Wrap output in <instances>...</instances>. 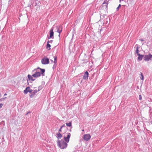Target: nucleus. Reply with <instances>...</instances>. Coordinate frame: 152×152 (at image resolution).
Instances as JSON below:
<instances>
[{
	"label": "nucleus",
	"instance_id": "1",
	"mask_svg": "<svg viewBox=\"0 0 152 152\" xmlns=\"http://www.w3.org/2000/svg\"><path fill=\"white\" fill-rule=\"evenodd\" d=\"M57 143L58 146L61 149H64L67 146V143L65 142L63 139L61 140H58L57 141Z\"/></svg>",
	"mask_w": 152,
	"mask_h": 152
},
{
	"label": "nucleus",
	"instance_id": "2",
	"mask_svg": "<svg viewBox=\"0 0 152 152\" xmlns=\"http://www.w3.org/2000/svg\"><path fill=\"white\" fill-rule=\"evenodd\" d=\"M41 63L43 64H47L49 63V59L47 57L45 56L41 60Z\"/></svg>",
	"mask_w": 152,
	"mask_h": 152
},
{
	"label": "nucleus",
	"instance_id": "3",
	"mask_svg": "<svg viewBox=\"0 0 152 152\" xmlns=\"http://www.w3.org/2000/svg\"><path fill=\"white\" fill-rule=\"evenodd\" d=\"M152 59V55L150 54L145 55L144 58V60L146 61H148L151 60Z\"/></svg>",
	"mask_w": 152,
	"mask_h": 152
},
{
	"label": "nucleus",
	"instance_id": "4",
	"mask_svg": "<svg viewBox=\"0 0 152 152\" xmlns=\"http://www.w3.org/2000/svg\"><path fill=\"white\" fill-rule=\"evenodd\" d=\"M66 134H67V136L66 137H64V141L67 143H68L69 141V138L71 136V134L69 133H67Z\"/></svg>",
	"mask_w": 152,
	"mask_h": 152
},
{
	"label": "nucleus",
	"instance_id": "5",
	"mask_svg": "<svg viewBox=\"0 0 152 152\" xmlns=\"http://www.w3.org/2000/svg\"><path fill=\"white\" fill-rule=\"evenodd\" d=\"M91 138V136L89 134H84L83 135V139L86 141H88Z\"/></svg>",
	"mask_w": 152,
	"mask_h": 152
},
{
	"label": "nucleus",
	"instance_id": "6",
	"mask_svg": "<svg viewBox=\"0 0 152 152\" xmlns=\"http://www.w3.org/2000/svg\"><path fill=\"white\" fill-rule=\"evenodd\" d=\"M32 91V90L29 87H28L26 88L24 91V92L25 94H26L28 92L31 93Z\"/></svg>",
	"mask_w": 152,
	"mask_h": 152
},
{
	"label": "nucleus",
	"instance_id": "7",
	"mask_svg": "<svg viewBox=\"0 0 152 152\" xmlns=\"http://www.w3.org/2000/svg\"><path fill=\"white\" fill-rule=\"evenodd\" d=\"M57 29V32L59 33L58 36L60 37V34L62 30V27L61 26H59L56 27Z\"/></svg>",
	"mask_w": 152,
	"mask_h": 152
},
{
	"label": "nucleus",
	"instance_id": "8",
	"mask_svg": "<svg viewBox=\"0 0 152 152\" xmlns=\"http://www.w3.org/2000/svg\"><path fill=\"white\" fill-rule=\"evenodd\" d=\"M53 28H52L50 31V38H53V34L54 32L53 31ZM49 39V38H48Z\"/></svg>",
	"mask_w": 152,
	"mask_h": 152
},
{
	"label": "nucleus",
	"instance_id": "9",
	"mask_svg": "<svg viewBox=\"0 0 152 152\" xmlns=\"http://www.w3.org/2000/svg\"><path fill=\"white\" fill-rule=\"evenodd\" d=\"M41 73L39 72H37L32 75V76L34 77H37L41 75Z\"/></svg>",
	"mask_w": 152,
	"mask_h": 152
},
{
	"label": "nucleus",
	"instance_id": "10",
	"mask_svg": "<svg viewBox=\"0 0 152 152\" xmlns=\"http://www.w3.org/2000/svg\"><path fill=\"white\" fill-rule=\"evenodd\" d=\"M52 42H53V40L48 41V42L47 45L46 49L48 50H50V44H49V43H51Z\"/></svg>",
	"mask_w": 152,
	"mask_h": 152
},
{
	"label": "nucleus",
	"instance_id": "11",
	"mask_svg": "<svg viewBox=\"0 0 152 152\" xmlns=\"http://www.w3.org/2000/svg\"><path fill=\"white\" fill-rule=\"evenodd\" d=\"M88 73L87 71L85 72L84 75L83 76V79L85 80L87 79H88Z\"/></svg>",
	"mask_w": 152,
	"mask_h": 152
},
{
	"label": "nucleus",
	"instance_id": "12",
	"mask_svg": "<svg viewBox=\"0 0 152 152\" xmlns=\"http://www.w3.org/2000/svg\"><path fill=\"white\" fill-rule=\"evenodd\" d=\"M108 4V1H105L103 3V6H104L105 8L107 9Z\"/></svg>",
	"mask_w": 152,
	"mask_h": 152
},
{
	"label": "nucleus",
	"instance_id": "13",
	"mask_svg": "<svg viewBox=\"0 0 152 152\" xmlns=\"http://www.w3.org/2000/svg\"><path fill=\"white\" fill-rule=\"evenodd\" d=\"M138 56L137 58V59L139 61H141L142 60V58L144 56L143 55H140V54H138L137 55Z\"/></svg>",
	"mask_w": 152,
	"mask_h": 152
},
{
	"label": "nucleus",
	"instance_id": "14",
	"mask_svg": "<svg viewBox=\"0 0 152 152\" xmlns=\"http://www.w3.org/2000/svg\"><path fill=\"white\" fill-rule=\"evenodd\" d=\"M33 77L32 76V75L31 76L30 75H28V78L30 80H31L32 81H34L35 80V79H33Z\"/></svg>",
	"mask_w": 152,
	"mask_h": 152
},
{
	"label": "nucleus",
	"instance_id": "15",
	"mask_svg": "<svg viewBox=\"0 0 152 152\" xmlns=\"http://www.w3.org/2000/svg\"><path fill=\"white\" fill-rule=\"evenodd\" d=\"M57 138L58 139H60L62 137V134L60 132L56 134Z\"/></svg>",
	"mask_w": 152,
	"mask_h": 152
},
{
	"label": "nucleus",
	"instance_id": "16",
	"mask_svg": "<svg viewBox=\"0 0 152 152\" xmlns=\"http://www.w3.org/2000/svg\"><path fill=\"white\" fill-rule=\"evenodd\" d=\"M54 61H53V60L52 59L50 60V61H52L54 62L55 64H56L57 62V57L56 56H54Z\"/></svg>",
	"mask_w": 152,
	"mask_h": 152
},
{
	"label": "nucleus",
	"instance_id": "17",
	"mask_svg": "<svg viewBox=\"0 0 152 152\" xmlns=\"http://www.w3.org/2000/svg\"><path fill=\"white\" fill-rule=\"evenodd\" d=\"M66 125L67 126L70 127L72 126V123L71 122L69 123H66Z\"/></svg>",
	"mask_w": 152,
	"mask_h": 152
},
{
	"label": "nucleus",
	"instance_id": "18",
	"mask_svg": "<svg viewBox=\"0 0 152 152\" xmlns=\"http://www.w3.org/2000/svg\"><path fill=\"white\" fill-rule=\"evenodd\" d=\"M140 78L141 80H143L144 79V76L142 74L141 72H140Z\"/></svg>",
	"mask_w": 152,
	"mask_h": 152
},
{
	"label": "nucleus",
	"instance_id": "19",
	"mask_svg": "<svg viewBox=\"0 0 152 152\" xmlns=\"http://www.w3.org/2000/svg\"><path fill=\"white\" fill-rule=\"evenodd\" d=\"M39 90L38 88H36L34 90V94H35L37 93L38 91H39Z\"/></svg>",
	"mask_w": 152,
	"mask_h": 152
},
{
	"label": "nucleus",
	"instance_id": "20",
	"mask_svg": "<svg viewBox=\"0 0 152 152\" xmlns=\"http://www.w3.org/2000/svg\"><path fill=\"white\" fill-rule=\"evenodd\" d=\"M138 47H137L136 48V53H137V55H138V54H140L139 53V50H138Z\"/></svg>",
	"mask_w": 152,
	"mask_h": 152
},
{
	"label": "nucleus",
	"instance_id": "21",
	"mask_svg": "<svg viewBox=\"0 0 152 152\" xmlns=\"http://www.w3.org/2000/svg\"><path fill=\"white\" fill-rule=\"evenodd\" d=\"M40 70H41V71L42 72V73H44L45 72V70L44 69H41Z\"/></svg>",
	"mask_w": 152,
	"mask_h": 152
},
{
	"label": "nucleus",
	"instance_id": "22",
	"mask_svg": "<svg viewBox=\"0 0 152 152\" xmlns=\"http://www.w3.org/2000/svg\"><path fill=\"white\" fill-rule=\"evenodd\" d=\"M6 98V97H4L3 98H1L0 99V101H2L4 100V99Z\"/></svg>",
	"mask_w": 152,
	"mask_h": 152
},
{
	"label": "nucleus",
	"instance_id": "23",
	"mask_svg": "<svg viewBox=\"0 0 152 152\" xmlns=\"http://www.w3.org/2000/svg\"><path fill=\"white\" fill-rule=\"evenodd\" d=\"M121 7V4H119V5L118 6V7H117V10H118V9L120 7Z\"/></svg>",
	"mask_w": 152,
	"mask_h": 152
},
{
	"label": "nucleus",
	"instance_id": "24",
	"mask_svg": "<svg viewBox=\"0 0 152 152\" xmlns=\"http://www.w3.org/2000/svg\"><path fill=\"white\" fill-rule=\"evenodd\" d=\"M61 127L62 128H63V127H65V128H66V126L65 125V124H63Z\"/></svg>",
	"mask_w": 152,
	"mask_h": 152
},
{
	"label": "nucleus",
	"instance_id": "25",
	"mask_svg": "<svg viewBox=\"0 0 152 152\" xmlns=\"http://www.w3.org/2000/svg\"><path fill=\"white\" fill-rule=\"evenodd\" d=\"M142 96H139V99L140 100H141L142 99Z\"/></svg>",
	"mask_w": 152,
	"mask_h": 152
},
{
	"label": "nucleus",
	"instance_id": "26",
	"mask_svg": "<svg viewBox=\"0 0 152 152\" xmlns=\"http://www.w3.org/2000/svg\"><path fill=\"white\" fill-rule=\"evenodd\" d=\"M3 105V104L0 103V108H1Z\"/></svg>",
	"mask_w": 152,
	"mask_h": 152
},
{
	"label": "nucleus",
	"instance_id": "27",
	"mask_svg": "<svg viewBox=\"0 0 152 152\" xmlns=\"http://www.w3.org/2000/svg\"><path fill=\"white\" fill-rule=\"evenodd\" d=\"M31 113V112L30 111H28L27 113L26 114V115H27L28 114Z\"/></svg>",
	"mask_w": 152,
	"mask_h": 152
},
{
	"label": "nucleus",
	"instance_id": "28",
	"mask_svg": "<svg viewBox=\"0 0 152 152\" xmlns=\"http://www.w3.org/2000/svg\"><path fill=\"white\" fill-rule=\"evenodd\" d=\"M62 128L61 127L59 129V132H61V129H62Z\"/></svg>",
	"mask_w": 152,
	"mask_h": 152
},
{
	"label": "nucleus",
	"instance_id": "29",
	"mask_svg": "<svg viewBox=\"0 0 152 152\" xmlns=\"http://www.w3.org/2000/svg\"><path fill=\"white\" fill-rule=\"evenodd\" d=\"M140 40H141V41H143V39H140Z\"/></svg>",
	"mask_w": 152,
	"mask_h": 152
},
{
	"label": "nucleus",
	"instance_id": "30",
	"mask_svg": "<svg viewBox=\"0 0 152 152\" xmlns=\"http://www.w3.org/2000/svg\"><path fill=\"white\" fill-rule=\"evenodd\" d=\"M121 1H123L124 0H120V1H119L120 2H121Z\"/></svg>",
	"mask_w": 152,
	"mask_h": 152
},
{
	"label": "nucleus",
	"instance_id": "31",
	"mask_svg": "<svg viewBox=\"0 0 152 152\" xmlns=\"http://www.w3.org/2000/svg\"><path fill=\"white\" fill-rule=\"evenodd\" d=\"M32 96H33L31 95V96H30V97L31 98H32Z\"/></svg>",
	"mask_w": 152,
	"mask_h": 152
},
{
	"label": "nucleus",
	"instance_id": "32",
	"mask_svg": "<svg viewBox=\"0 0 152 152\" xmlns=\"http://www.w3.org/2000/svg\"><path fill=\"white\" fill-rule=\"evenodd\" d=\"M4 95H7V94H4Z\"/></svg>",
	"mask_w": 152,
	"mask_h": 152
},
{
	"label": "nucleus",
	"instance_id": "33",
	"mask_svg": "<svg viewBox=\"0 0 152 152\" xmlns=\"http://www.w3.org/2000/svg\"><path fill=\"white\" fill-rule=\"evenodd\" d=\"M84 131V129H83L82 130V131Z\"/></svg>",
	"mask_w": 152,
	"mask_h": 152
},
{
	"label": "nucleus",
	"instance_id": "34",
	"mask_svg": "<svg viewBox=\"0 0 152 152\" xmlns=\"http://www.w3.org/2000/svg\"><path fill=\"white\" fill-rule=\"evenodd\" d=\"M151 123H152V121Z\"/></svg>",
	"mask_w": 152,
	"mask_h": 152
}]
</instances>
